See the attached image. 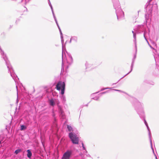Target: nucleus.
Listing matches in <instances>:
<instances>
[{
	"instance_id": "1a4fd4ad",
	"label": "nucleus",
	"mask_w": 159,
	"mask_h": 159,
	"mask_svg": "<svg viewBox=\"0 0 159 159\" xmlns=\"http://www.w3.org/2000/svg\"><path fill=\"white\" fill-rule=\"evenodd\" d=\"M20 130H23L25 129H26V127L24 125H22L20 126Z\"/></svg>"
},
{
	"instance_id": "7ed1b4c3",
	"label": "nucleus",
	"mask_w": 159,
	"mask_h": 159,
	"mask_svg": "<svg viewBox=\"0 0 159 159\" xmlns=\"http://www.w3.org/2000/svg\"><path fill=\"white\" fill-rule=\"evenodd\" d=\"M63 83H65L64 82L62 81H59L57 84L56 88L58 90H60L61 88H62L63 85Z\"/></svg>"
},
{
	"instance_id": "9b49d317",
	"label": "nucleus",
	"mask_w": 159,
	"mask_h": 159,
	"mask_svg": "<svg viewBox=\"0 0 159 159\" xmlns=\"http://www.w3.org/2000/svg\"><path fill=\"white\" fill-rule=\"evenodd\" d=\"M1 144V142H0V144Z\"/></svg>"
},
{
	"instance_id": "39448f33",
	"label": "nucleus",
	"mask_w": 159,
	"mask_h": 159,
	"mask_svg": "<svg viewBox=\"0 0 159 159\" xmlns=\"http://www.w3.org/2000/svg\"><path fill=\"white\" fill-rule=\"evenodd\" d=\"M27 156L28 157L30 158L32 156V153L29 150H27Z\"/></svg>"
},
{
	"instance_id": "20e7f679",
	"label": "nucleus",
	"mask_w": 159,
	"mask_h": 159,
	"mask_svg": "<svg viewBox=\"0 0 159 159\" xmlns=\"http://www.w3.org/2000/svg\"><path fill=\"white\" fill-rule=\"evenodd\" d=\"M62 88L61 89V93L62 95H63L64 93V91L65 89V83H63Z\"/></svg>"
},
{
	"instance_id": "9d476101",
	"label": "nucleus",
	"mask_w": 159,
	"mask_h": 159,
	"mask_svg": "<svg viewBox=\"0 0 159 159\" xmlns=\"http://www.w3.org/2000/svg\"><path fill=\"white\" fill-rule=\"evenodd\" d=\"M60 112L61 113V114H62L63 112V111L61 110H60Z\"/></svg>"
},
{
	"instance_id": "423d86ee",
	"label": "nucleus",
	"mask_w": 159,
	"mask_h": 159,
	"mask_svg": "<svg viewBox=\"0 0 159 159\" xmlns=\"http://www.w3.org/2000/svg\"><path fill=\"white\" fill-rule=\"evenodd\" d=\"M49 104L52 106H53L55 105L54 101L53 99H51L49 100Z\"/></svg>"
},
{
	"instance_id": "f03ea898",
	"label": "nucleus",
	"mask_w": 159,
	"mask_h": 159,
	"mask_svg": "<svg viewBox=\"0 0 159 159\" xmlns=\"http://www.w3.org/2000/svg\"><path fill=\"white\" fill-rule=\"evenodd\" d=\"M71 154V152L67 151L63 154L61 159H69Z\"/></svg>"
},
{
	"instance_id": "0eeeda50",
	"label": "nucleus",
	"mask_w": 159,
	"mask_h": 159,
	"mask_svg": "<svg viewBox=\"0 0 159 159\" xmlns=\"http://www.w3.org/2000/svg\"><path fill=\"white\" fill-rule=\"evenodd\" d=\"M67 128L69 131H73V129L71 126L68 125H67Z\"/></svg>"
},
{
	"instance_id": "6e6552de",
	"label": "nucleus",
	"mask_w": 159,
	"mask_h": 159,
	"mask_svg": "<svg viewBox=\"0 0 159 159\" xmlns=\"http://www.w3.org/2000/svg\"><path fill=\"white\" fill-rule=\"evenodd\" d=\"M22 151V150L21 149H18L16 150L14 152V153L16 154H17L21 152Z\"/></svg>"
},
{
	"instance_id": "f257e3e1",
	"label": "nucleus",
	"mask_w": 159,
	"mask_h": 159,
	"mask_svg": "<svg viewBox=\"0 0 159 159\" xmlns=\"http://www.w3.org/2000/svg\"><path fill=\"white\" fill-rule=\"evenodd\" d=\"M69 137L71 139L72 142L75 144H78L79 143V138L76 134L71 132L69 134Z\"/></svg>"
}]
</instances>
